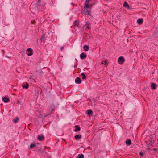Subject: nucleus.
Here are the masks:
<instances>
[{
    "label": "nucleus",
    "instance_id": "nucleus-1",
    "mask_svg": "<svg viewBox=\"0 0 158 158\" xmlns=\"http://www.w3.org/2000/svg\"><path fill=\"white\" fill-rule=\"evenodd\" d=\"M27 52H26V54L28 56H31L33 54L32 50L31 48H28L27 49Z\"/></svg>",
    "mask_w": 158,
    "mask_h": 158
},
{
    "label": "nucleus",
    "instance_id": "nucleus-2",
    "mask_svg": "<svg viewBox=\"0 0 158 158\" xmlns=\"http://www.w3.org/2000/svg\"><path fill=\"white\" fill-rule=\"evenodd\" d=\"M118 62L119 64H122L124 62V59L123 57H120L118 59Z\"/></svg>",
    "mask_w": 158,
    "mask_h": 158
},
{
    "label": "nucleus",
    "instance_id": "nucleus-3",
    "mask_svg": "<svg viewBox=\"0 0 158 158\" xmlns=\"http://www.w3.org/2000/svg\"><path fill=\"white\" fill-rule=\"evenodd\" d=\"M86 55L84 53H82L80 55V57L81 60H83L86 57Z\"/></svg>",
    "mask_w": 158,
    "mask_h": 158
},
{
    "label": "nucleus",
    "instance_id": "nucleus-4",
    "mask_svg": "<svg viewBox=\"0 0 158 158\" xmlns=\"http://www.w3.org/2000/svg\"><path fill=\"white\" fill-rule=\"evenodd\" d=\"M29 86V84L28 83L26 82L25 83H24L22 84V87L23 88H25L26 89H27L28 88Z\"/></svg>",
    "mask_w": 158,
    "mask_h": 158
},
{
    "label": "nucleus",
    "instance_id": "nucleus-5",
    "mask_svg": "<svg viewBox=\"0 0 158 158\" xmlns=\"http://www.w3.org/2000/svg\"><path fill=\"white\" fill-rule=\"evenodd\" d=\"M44 136L43 135H39L38 136V139L40 141L44 140Z\"/></svg>",
    "mask_w": 158,
    "mask_h": 158
},
{
    "label": "nucleus",
    "instance_id": "nucleus-6",
    "mask_svg": "<svg viewBox=\"0 0 158 158\" xmlns=\"http://www.w3.org/2000/svg\"><path fill=\"white\" fill-rule=\"evenodd\" d=\"M123 7L127 9H130V7L129 6V5L128 4V3L127 2H125L124 3L123 5Z\"/></svg>",
    "mask_w": 158,
    "mask_h": 158
},
{
    "label": "nucleus",
    "instance_id": "nucleus-7",
    "mask_svg": "<svg viewBox=\"0 0 158 158\" xmlns=\"http://www.w3.org/2000/svg\"><path fill=\"white\" fill-rule=\"evenodd\" d=\"M75 82L77 84H80L81 83V79L80 78L77 77L75 80Z\"/></svg>",
    "mask_w": 158,
    "mask_h": 158
},
{
    "label": "nucleus",
    "instance_id": "nucleus-8",
    "mask_svg": "<svg viewBox=\"0 0 158 158\" xmlns=\"http://www.w3.org/2000/svg\"><path fill=\"white\" fill-rule=\"evenodd\" d=\"M2 100L4 102L6 103L9 102L10 101V100L8 98H7L6 97H5L2 98Z\"/></svg>",
    "mask_w": 158,
    "mask_h": 158
},
{
    "label": "nucleus",
    "instance_id": "nucleus-9",
    "mask_svg": "<svg viewBox=\"0 0 158 158\" xmlns=\"http://www.w3.org/2000/svg\"><path fill=\"white\" fill-rule=\"evenodd\" d=\"M83 48L85 51H87L89 49V47L86 45H84Z\"/></svg>",
    "mask_w": 158,
    "mask_h": 158
},
{
    "label": "nucleus",
    "instance_id": "nucleus-10",
    "mask_svg": "<svg viewBox=\"0 0 158 158\" xmlns=\"http://www.w3.org/2000/svg\"><path fill=\"white\" fill-rule=\"evenodd\" d=\"M126 144L130 145L131 144V140L127 139L126 141Z\"/></svg>",
    "mask_w": 158,
    "mask_h": 158
},
{
    "label": "nucleus",
    "instance_id": "nucleus-11",
    "mask_svg": "<svg viewBox=\"0 0 158 158\" xmlns=\"http://www.w3.org/2000/svg\"><path fill=\"white\" fill-rule=\"evenodd\" d=\"M156 85L154 83H152L151 84V87L152 89H155L156 88Z\"/></svg>",
    "mask_w": 158,
    "mask_h": 158
},
{
    "label": "nucleus",
    "instance_id": "nucleus-12",
    "mask_svg": "<svg viewBox=\"0 0 158 158\" xmlns=\"http://www.w3.org/2000/svg\"><path fill=\"white\" fill-rule=\"evenodd\" d=\"M100 64L101 65L104 64L106 66L108 65L107 62L106 60L101 62L100 63Z\"/></svg>",
    "mask_w": 158,
    "mask_h": 158
},
{
    "label": "nucleus",
    "instance_id": "nucleus-13",
    "mask_svg": "<svg viewBox=\"0 0 158 158\" xmlns=\"http://www.w3.org/2000/svg\"><path fill=\"white\" fill-rule=\"evenodd\" d=\"M81 137V135H77L75 136V138L76 139H79Z\"/></svg>",
    "mask_w": 158,
    "mask_h": 158
},
{
    "label": "nucleus",
    "instance_id": "nucleus-14",
    "mask_svg": "<svg viewBox=\"0 0 158 158\" xmlns=\"http://www.w3.org/2000/svg\"><path fill=\"white\" fill-rule=\"evenodd\" d=\"M85 7H86V8H92V5H89V4H87V5H86L85 6Z\"/></svg>",
    "mask_w": 158,
    "mask_h": 158
},
{
    "label": "nucleus",
    "instance_id": "nucleus-15",
    "mask_svg": "<svg viewBox=\"0 0 158 158\" xmlns=\"http://www.w3.org/2000/svg\"><path fill=\"white\" fill-rule=\"evenodd\" d=\"M75 127L76 128L74 130L75 131L77 132L78 131H79L80 130V128L78 127L77 125H76L75 126Z\"/></svg>",
    "mask_w": 158,
    "mask_h": 158
},
{
    "label": "nucleus",
    "instance_id": "nucleus-16",
    "mask_svg": "<svg viewBox=\"0 0 158 158\" xmlns=\"http://www.w3.org/2000/svg\"><path fill=\"white\" fill-rule=\"evenodd\" d=\"M84 158V155L83 154H81L80 155H78L77 156V158Z\"/></svg>",
    "mask_w": 158,
    "mask_h": 158
},
{
    "label": "nucleus",
    "instance_id": "nucleus-17",
    "mask_svg": "<svg viewBox=\"0 0 158 158\" xmlns=\"http://www.w3.org/2000/svg\"><path fill=\"white\" fill-rule=\"evenodd\" d=\"M86 25H87V26H86V28L88 29H89L90 28V26L89 25L90 24V23L89 22H86Z\"/></svg>",
    "mask_w": 158,
    "mask_h": 158
},
{
    "label": "nucleus",
    "instance_id": "nucleus-18",
    "mask_svg": "<svg viewBox=\"0 0 158 158\" xmlns=\"http://www.w3.org/2000/svg\"><path fill=\"white\" fill-rule=\"evenodd\" d=\"M143 19L140 18L139 19V25L141 24L143 22Z\"/></svg>",
    "mask_w": 158,
    "mask_h": 158
},
{
    "label": "nucleus",
    "instance_id": "nucleus-19",
    "mask_svg": "<svg viewBox=\"0 0 158 158\" xmlns=\"http://www.w3.org/2000/svg\"><path fill=\"white\" fill-rule=\"evenodd\" d=\"M92 113L93 112L91 110H88L87 111V114L88 115H89Z\"/></svg>",
    "mask_w": 158,
    "mask_h": 158
},
{
    "label": "nucleus",
    "instance_id": "nucleus-20",
    "mask_svg": "<svg viewBox=\"0 0 158 158\" xmlns=\"http://www.w3.org/2000/svg\"><path fill=\"white\" fill-rule=\"evenodd\" d=\"M86 13H87V14L89 15H91V14H90V12H91V11L90 10H86Z\"/></svg>",
    "mask_w": 158,
    "mask_h": 158
},
{
    "label": "nucleus",
    "instance_id": "nucleus-21",
    "mask_svg": "<svg viewBox=\"0 0 158 158\" xmlns=\"http://www.w3.org/2000/svg\"><path fill=\"white\" fill-rule=\"evenodd\" d=\"M19 120V119L18 118L16 117V118H15V119H14L13 120L14 122L15 123H17L18 121Z\"/></svg>",
    "mask_w": 158,
    "mask_h": 158
},
{
    "label": "nucleus",
    "instance_id": "nucleus-22",
    "mask_svg": "<svg viewBox=\"0 0 158 158\" xmlns=\"http://www.w3.org/2000/svg\"><path fill=\"white\" fill-rule=\"evenodd\" d=\"M89 2V0H86L85 3V6L88 4Z\"/></svg>",
    "mask_w": 158,
    "mask_h": 158
},
{
    "label": "nucleus",
    "instance_id": "nucleus-23",
    "mask_svg": "<svg viewBox=\"0 0 158 158\" xmlns=\"http://www.w3.org/2000/svg\"><path fill=\"white\" fill-rule=\"evenodd\" d=\"M144 154H144V152H140V153H139V155L141 156H144Z\"/></svg>",
    "mask_w": 158,
    "mask_h": 158
},
{
    "label": "nucleus",
    "instance_id": "nucleus-24",
    "mask_svg": "<svg viewBox=\"0 0 158 158\" xmlns=\"http://www.w3.org/2000/svg\"><path fill=\"white\" fill-rule=\"evenodd\" d=\"M35 144H31L30 145V149L34 147H35Z\"/></svg>",
    "mask_w": 158,
    "mask_h": 158
},
{
    "label": "nucleus",
    "instance_id": "nucleus-25",
    "mask_svg": "<svg viewBox=\"0 0 158 158\" xmlns=\"http://www.w3.org/2000/svg\"><path fill=\"white\" fill-rule=\"evenodd\" d=\"M78 22L77 20L75 21L74 23V24L76 25H78Z\"/></svg>",
    "mask_w": 158,
    "mask_h": 158
},
{
    "label": "nucleus",
    "instance_id": "nucleus-26",
    "mask_svg": "<svg viewBox=\"0 0 158 158\" xmlns=\"http://www.w3.org/2000/svg\"><path fill=\"white\" fill-rule=\"evenodd\" d=\"M49 110L51 112V113H53V112L54 111V109H51V108H50L49 109Z\"/></svg>",
    "mask_w": 158,
    "mask_h": 158
},
{
    "label": "nucleus",
    "instance_id": "nucleus-27",
    "mask_svg": "<svg viewBox=\"0 0 158 158\" xmlns=\"http://www.w3.org/2000/svg\"><path fill=\"white\" fill-rule=\"evenodd\" d=\"M81 75L82 76H85V74L84 73H82L81 74Z\"/></svg>",
    "mask_w": 158,
    "mask_h": 158
},
{
    "label": "nucleus",
    "instance_id": "nucleus-28",
    "mask_svg": "<svg viewBox=\"0 0 158 158\" xmlns=\"http://www.w3.org/2000/svg\"><path fill=\"white\" fill-rule=\"evenodd\" d=\"M86 78V76H83V77H82V79L83 80L85 79Z\"/></svg>",
    "mask_w": 158,
    "mask_h": 158
},
{
    "label": "nucleus",
    "instance_id": "nucleus-29",
    "mask_svg": "<svg viewBox=\"0 0 158 158\" xmlns=\"http://www.w3.org/2000/svg\"><path fill=\"white\" fill-rule=\"evenodd\" d=\"M137 23H138V19L137 20Z\"/></svg>",
    "mask_w": 158,
    "mask_h": 158
},
{
    "label": "nucleus",
    "instance_id": "nucleus-30",
    "mask_svg": "<svg viewBox=\"0 0 158 158\" xmlns=\"http://www.w3.org/2000/svg\"><path fill=\"white\" fill-rule=\"evenodd\" d=\"M153 150L155 151H156V149L155 148H153Z\"/></svg>",
    "mask_w": 158,
    "mask_h": 158
},
{
    "label": "nucleus",
    "instance_id": "nucleus-31",
    "mask_svg": "<svg viewBox=\"0 0 158 158\" xmlns=\"http://www.w3.org/2000/svg\"><path fill=\"white\" fill-rule=\"evenodd\" d=\"M18 103H19V102H18Z\"/></svg>",
    "mask_w": 158,
    "mask_h": 158
},
{
    "label": "nucleus",
    "instance_id": "nucleus-32",
    "mask_svg": "<svg viewBox=\"0 0 158 158\" xmlns=\"http://www.w3.org/2000/svg\"><path fill=\"white\" fill-rule=\"evenodd\" d=\"M63 48V47L61 48Z\"/></svg>",
    "mask_w": 158,
    "mask_h": 158
}]
</instances>
